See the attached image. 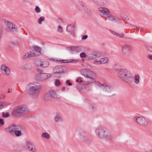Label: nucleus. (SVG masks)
<instances>
[{"label": "nucleus", "instance_id": "a211bd4d", "mask_svg": "<svg viewBox=\"0 0 152 152\" xmlns=\"http://www.w3.org/2000/svg\"><path fill=\"white\" fill-rule=\"evenodd\" d=\"M85 71L86 70L85 69H83L80 71V72L83 76H84L87 79H89V81L88 82V84L93 82L94 81V80L92 77L89 76L88 75H86L83 73V72Z\"/></svg>", "mask_w": 152, "mask_h": 152}, {"label": "nucleus", "instance_id": "49530a36", "mask_svg": "<svg viewBox=\"0 0 152 152\" xmlns=\"http://www.w3.org/2000/svg\"><path fill=\"white\" fill-rule=\"evenodd\" d=\"M88 37V36L86 35L83 37H82V39L83 40H85Z\"/></svg>", "mask_w": 152, "mask_h": 152}, {"label": "nucleus", "instance_id": "6ab92c4d", "mask_svg": "<svg viewBox=\"0 0 152 152\" xmlns=\"http://www.w3.org/2000/svg\"><path fill=\"white\" fill-rule=\"evenodd\" d=\"M83 8L85 12L89 15H92V11L88 7L86 6H84L83 4L81 5Z\"/></svg>", "mask_w": 152, "mask_h": 152}, {"label": "nucleus", "instance_id": "f03ea898", "mask_svg": "<svg viewBox=\"0 0 152 152\" xmlns=\"http://www.w3.org/2000/svg\"><path fill=\"white\" fill-rule=\"evenodd\" d=\"M118 76L123 81L128 84H130L132 82L133 77L130 72L125 69H120L117 71Z\"/></svg>", "mask_w": 152, "mask_h": 152}, {"label": "nucleus", "instance_id": "423d86ee", "mask_svg": "<svg viewBox=\"0 0 152 152\" xmlns=\"http://www.w3.org/2000/svg\"><path fill=\"white\" fill-rule=\"evenodd\" d=\"M34 50L26 53L23 57V59H25L28 58L38 56L41 54V48L36 46L33 47Z\"/></svg>", "mask_w": 152, "mask_h": 152}, {"label": "nucleus", "instance_id": "4be33fe9", "mask_svg": "<svg viewBox=\"0 0 152 152\" xmlns=\"http://www.w3.org/2000/svg\"><path fill=\"white\" fill-rule=\"evenodd\" d=\"M78 60L76 59H70L68 60H61L60 61L64 63H69L72 62L73 63H76L77 62Z\"/></svg>", "mask_w": 152, "mask_h": 152}, {"label": "nucleus", "instance_id": "6e6552de", "mask_svg": "<svg viewBox=\"0 0 152 152\" xmlns=\"http://www.w3.org/2000/svg\"><path fill=\"white\" fill-rule=\"evenodd\" d=\"M27 113L26 108L22 107L15 109L12 112V115L18 117L26 114Z\"/></svg>", "mask_w": 152, "mask_h": 152}, {"label": "nucleus", "instance_id": "603ef678", "mask_svg": "<svg viewBox=\"0 0 152 152\" xmlns=\"http://www.w3.org/2000/svg\"><path fill=\"white\" fill-rule=\"evenodd\" d=\"M149 50L150 51V52L152 53V48H149Z\"/></svg>", "mask_w": 152, "mask_h": 152}, {"label": "nucleus", "instance_id": "c85d7f7f", "mask_svg": "<svg viewBox=\"0 0 152 152\" xmlns=\"http://www.w3.org/2000/svg\"><path fill=\"white\" fill-rule=\"evenodd\" d=\"M120 16L121 18L125 20H128L129 19V18L127 15L123 13H121L120 14Z\"/></svg>", "mask_w": 152, "mask_h": 152}, {"label": "nucleus", "instance_id": "393cba45", "mask_svg": "<svg viewBox=\"0 0 152 152\" xmlns=\"http://www.w3.org/2000/svg\"><path fill=\"white\" fill-rule=\"evenodd\" d=\"M54 120L56 122H58L60 121H61L62 118L60 115L59 114H57L56 116L54 118Z\"/></svg>", "mask_w": 152, "mask_h": 152}, {"label": "nucleus", "instance_id": "5701e85b", "mask_svg": "<svg viewBox=\"0 0 152 152\" xmlns=\"http://www.w3.org/2000/svg\"><path fill=\"white\" fill-rule=\"evenodd\" d=\"M108 61V59L106 57L102 58L99 60L100 64H105Z\"/></svg>", "mask_w": 152, "mask_h": 152}, {"label": "nucleus", "instance_id": "5fc2aeb1", "mask_svg": "<svg viewBox=\"0 0 152 152\" xmlns=\"http://www.w3.org/2000/svg\"><path fill=\"white\" fill-rule=\"evenodd\" d=\"M112 33H113V34H115V35L116 34V32L115 31H113Z\"/></svg>", "mask_w": 152, "mask_h": 152}, {"label": "nucleus", "instance_id": "09e8293b", "mask_svg": "<svg viewBox=\"0 0 152 152\" xmlns=\"http://www.w3.org/2000/svg\"><path fill=\"white\" fill-rule=\"evenodd\" d=\"M37 71L39 73H42V71L40 69H37Z\"/></svg>", "mask_w": 152, "mask_h": 152}, {"label": "nucleus", "instance_id": "7c9ffc66", "mask_svg": "<svg viewBox=\"0 0 152 152\" xmlns=\"http://www.w3.org/2000/svg\"><path fill=\"white\" fill-rule=\"evenodd\" d=\"M1 103L2 105V108L9 105L10 104L9 103L6 102H2Z\"/></svg>", "mask_w": 152, "mask_h": 152}, {"label": "nucleus", "instance_id": "9b49d317", "mask_svg": "<svg viewBox=\"0 0 152 152\" xmlns=\"http://www.w3.org/2000/svg\"><path fill=\"white\" fill-rule=\"evenodd\" d=\"M98 10L100 12V15H102L107 16L109 13H110V11L107 8L104 7H99L98 8Z\"/></svg>", "mask_w": 152, "mask_h": 152}, {"label": "nucleus", "instance_id": "72a5a7b5", "mask_svg": "<svg viewBox=\"0 0 152 152\" xmlns=\"http://www.w3.org/2000/svg\"><path fill=\"white\" fill-rule=\"evenodd\" d=\"M55 83L56 86H58L61 84L59 80L58 79L56 80Z\"/></svg>", "mask_w": 152, "mask_h": 152}, {"label": "nucleus", "instance_id": "e433bc0d", "mask_svg": "<svg viewBox=\"0 0 152 152\" xmlns=\"http://www.w3.org/2000/svg\"><path fill=\"white\" fill-rule=\"evenodd\" d=\"M58 31L59 33H61L62 32V28L61 26H58Z\"/></svg>", "mask_w": 152, "mask_h": 152}, {"label": "nucleus", "instance_id": "79ce46f5", "mask_svg": "<svg viewBox=\"0 0 152 152\" xmlns=\"http://www.w3.org/2000/svg\"><path fill=\"white\" fill-rule=\"evenodd\" d=\"M116 35L118 37H123L124 36V34H116Z\"/></svg>", "mask_w": 152, "mask_h": 152}, {"label": "nucleus", "instance_id": "a18cd8bd", "mask_svg": "<svg viewBox=\"0 0 152 152\" xmlns=\"http://www.w3.org/2000/svg\"><path fill=\"white\" fill-rule=\"evenodd\" d=\"M0 124L1 126L3 125L4 124L3 120L2 119H0Z\"/></svg>", "mask_w": 152, "mask_h": 152}, {"label": "nucleus", "instance_id": "a878e982", "mask_svg": "<svg viewBox=\"0 0 152 152\" xmlns=\"http://www.w3.org/2000/svg\"><path fill=\"white\" fill-rule=\"evenodd\" d=\"M82 47L80 46H76L75 47H72L71 48V50H74L77 52H79L82 50Z\"/></svg>", "mask_w": 152, "mask_h": 152}, {"label": "nucleus", "instance_id": "f257e3e1", "mask_svg": "<svg viewBox=\"0 0 152 152\" xmlns=\"http://www.w3.org/2000/svg\"><path fill=\"white\" fill-rule=\"evenodd\" d=\"M27 94L32 98H37L40 94L42 88L40 84L33 82L28 84L26 88Z\"/></svg>", "mask_w": 152, "mask_h": 152}, {"label": "nucleus", "instance_id": "7ed1b4c3", "mask_svg": "<svg viewBox=\"0 0 152 152\" xmlns=\"http://www.w3.org/2000/svg\"><path fill=\"white\" fill-rule=\"evenodd\" d=\"M95 133L97 137L100 139L110 140L112 138L111 134L107 132L105 128L101 126L96 129Z\"/></svg>", "mask_w": 152, "mask_h": 152}, {"label": "nucleus", "instance_id": "aec40b11", "mask_svg": "<svg viewBox=\"0 0 152 152\" xmlns=\"http://www.w3.org/2000/svg\"><path fill=\"white\" fill-rule=\"evenodd\" d=\"M49 92L52 98L58 99L60 98L59 96L57 95L56 91L54 90L49 91Z\"/></svg>", "mask_w": 152, "mask_h": 152}, {"label": "nucleus", "instance_id": "dca6fc26", "mask_svg": "<svg viewBox=\"0 0 152 152\" xmlns=\"http://www.w3.org/2000/svg\"><path fill=\"white\" fill-rule=\"evenodd\" d=\"M1 69L4 71L7 76H8L10 74V70L9 67L5 65H2L1 66Z\"/></svg>", "mask_w": 152, "mask_h": 152}, {"label": "nucleus", "instance_id": "6e6d98bb", "mask_svg": "<svg viewBox=\"0 0 152 152\" xmlns=\"http://www.w3.org/2000/svg\"><path fill=\"white\" fill-rule=\"evenodd\" d=\"M90 72L91 73V74H94V75H95V73L94 72H92V71H91Z\"/></svg>", "mask_w": 152, "mask_h": 152}, {"label": "nucleus", "instance_id": "473e14b6", "mask_svg": "<svg viewBox=\"0 0 152 152\" xmlns=\"http://www.w3.org/2000/svg\"><path fill=\"white\" fill-rule=\"evenodd\" d=\"M9 116V114L8 113H5L4 112L2 113V117L4 118H7Z\"/></svg>", "mask_w": 152, "mask_h": 152}, {"label": "nucleus", "instance_id": "412c9836", "mask_svg": "<svg viewBox=\"0 0 152 152\" xmlns=\"http://www.w3.org/2000/svg\"><path fill=\"white\" fill-rule=\"evenodd\" d=\"M49 64V62L47 61H45L40 62L39 66L40 67L45 68L48 67Z\"/></svg>", "mask_w": 152, "mask_h": 152}, {"label": "nucleus", "instance_id": "2f4dec72", "mask_svg": "<svg viewBox=\"0 0 152 152\" xmlns=\"http://www.w3.org/2000/svg\"><path fill=\"white\" fill-rule=\"evenodd\" d=\"M45 18L44 16H42L39 18L38 20V23L39 24H41L42 23L41 22L45 20Z\"/></svg>", "mask_w": 152, "mask_h": 152}, {"label": "nucleus", "instance_id": "c9c22d12", "mask_svg": "<svg viewBox=\"0 0 152 152\" xmlns=\"http://www.w3.org/2000/svg\"><path fill=\"white\" fill-rule=\"evenodd\" d=\"M15 45V44L13 42H11L8 45L9 48H12Z\"/></svg>", "mask_w": 152, "mask_h": 152}, {"label": "nucleus", "instance_id": "9d476101", "mask_svg": "<svg viewBox=\"0 0 152 152\" xmlns=\"http://www.w3.org/2000/svg\"><path fill=\"white\" fill-rule=\"evenodd\" d=\"M50 73H39L35 77V79L37 80L42 81H44L51 76Z\"/></svg>", "mask_w": 152, "mask_h": 152}, {"label": "nucleus", "instance_id": "b1692460", "mask_svg": "<svg viewBox=\"0 0 152 152\" xmlns=\"http://www.w3.org/2000/svg\"><path fill=\"white\" fill-rule=\"evenodd\" d=\"M52 99L49 93L48 92L46 93L44 96V99L46 101H48Z\"/></svg>", "mask_w": 152, "mask_h": 152}, {"label": "nucleus", "instance_id": "ddd939ff", "mask_svg": "<svg viewBox=\"0 0 152 152\" xmlns=\"http://www.w3.org/2000/svg\"><path fill=\"white\" fill-rule=\"evenodd\" d=\"M100 55L99 53L94 52L87 55V58L88 59H93L96 58H99Z\"/></svg>", "mask_w": 152, "mask_h": 152}, {"label": "nucleus", "instance_id": "cd10ccee", "mask_svg": "<svg viewBox=\"0 0 152 152\" xmlns=\"http://www.w3.org/2000/svg\"><path fill=\"white\" fill-rule=\"evenodd\" d=\"M41 136L42 137L49 139L50 138L49 134L47 132L43 133L42 134Z\"/></svg>", "mask_w": 152, "mask_h": 152}, {"label": "nucleus", "instance_id": "de8ad7c7", "mask_svg": "<svg viewBox=\"0 0 152 152\" xmlns=\"http://www.w3.org/2000/svg\"><path fill=\"white\" fill-rule=\"evenodd\" d=\"M148 57L149 59L152 60V55H148Z\"/></svg>", "mask_w": 152, "mask_h": 152}, {"label": "nucleus", "instance_id": "c756f323", "mask_svg": "<svg viewBox=\"0 0 152 152\" xmlns=\"http://www.w3.org/2000/svg\"><path fill=\"white\" fill-rule=\"evenodd\" d=\"M139 77L138 75H135L134 76V82L135 83L137 84L139 82Z\"/></svg>", "mask_w": 152, "mask_h": 152}, {"label": "nucleus", "instance_id": "20e7f679", "mask_svg": "<svg viewBox=\"0 0 152 152\" xmlns=\"http://www.w3.org/2000/svg\"><path fill=\"white\" fill-rule=\"evenodd\" d=\"M96 85L103 90L106 96H111L113 95L112 93L114 89L112 87L105 83L102 84L99 82L96 83Z\"/></svg>", "mask_w": 152, "mask_h": 152}, {"label": "nucleus", "instance_id": "0eeeda50", "mask_svg": "<svg viewBox=\"0 0 152 152\" xmlns=\"http://www.w3.org/2000/svg\"><path fill=\"white\" fill-rule=\"evenodd\" d=\"M133 120L137 124L143 127L146 126L148 123V121L142 116H135Z\"/></svg>", "mask_w": 152, "mask_h": 152}, {"label": "nucleus", "instance_id": "bb28decb", "mask_svg": "<svg viewBox=\"0 0 152 152\" xmlns=\"http://www.w3.org/2000/svg\"><path fill=\"white\" fill-rule=\"evenodd\" d=\"M66 30L69 32H71L74 30V27L72 25H69L67 27Z\"/></svg>", "mask_w": 152, "mask_h": 152}, {"label": "nucleus", "instance_id": "864d4df0", "mask_svg": "<svg viewBox=\"0 0 152 152\" xmlns=\"http://www.w3.org/2000/svg\"><path fill=\"white\" fill-rule=\"evenodd\" d=\"M2 105H1V103H0V109H2Z\"/></svg>", "mask_w": 152, "mask_h": 152}, {"label": "nucleus", "instance_id": "3c124183", "mask_svg": "<svg viewBox=\"0 0 152 152\" xmlns=\"http://www.w3.org/2000/svg\"><path fill=\"white\" fill-rule=\"evenodd\" d=\"M66 89V87H63L61 88V90L63 91H64Z\"/></svg>", "mask_w": 152, "mask_h": 152}, {"label": "nucleus", "instance_id": "8fccbe9b", "mask_svg": "<svg viewBox=\"0 0 152 152\" xmlns=\"http://www.w3.org/2000/svg\"><path fill=\"white\" fill-rule=\"evenodd\" d=\"M95 3H98L100 2V0H94Z\"/></svg>", "mask_w": 152, "mask_h": 152}, {"label": "nucleus", "instance_id": "1a4fd4ad", "mask_svg": "<svg viewBox=\"0 0 152 152\" xmlns=\"http://www.w3.org/2000/svg\"><path fill=\"white\" fill-rule=\"evenodd\" d=\"M66 69L65 66H54L53 69V72L55 74H61L64 73Z\"/></svg>", "mask_w": 152, "mask_h": 152}, {"label": "nucleus", "instance_id": "4d7b16f0", "mask_svg": "<svg viewBox=\"0 0 152 152\" xmlns=\"http://www.w3.org/2000/svg\"><path fill=\"white\" fill-rule=\"evenodd\" d=\"M8 93H10V89H9L7 91Z\"/></svg>", "mask_w": 152, "mask_h": 152}, {"label": "nucleus", "instance_id": "4c0bfd02", "mask_svg": "<svg viewBox=\"0 0 152 152\" xmlns=\"http://www.w3.org/2000/svg\"><path fill=\"white\" fill-rule=\"evenodd\" d=\"M95 108V106L94 105H91L89 107V109L91 111L93 110Z\"/></svg>", "mask_w": 152, "mask_h": 152}, {"label": "nucleus", "instance_id": "13d9d810", "mask_svg": "<svg viewBox=\"0 0 152 152\" xmlns=\"http://www.w3.org/2000/svg\"><path fill=\"white\" fill-rule=\"evenodd\" d=\"M147 152H152V151L151 150V151H148Z\"/></svg>", "mask_w": 152, "mask_h": 152}, {"label": "nucleus", "instance_id": "c03bdc74", "mask_svg": "<svg viewBox=\"0 0 152 152\" xmlns=\"http://www.w3.org/2000/svg\"><path fill=\"white\" fill-rule=\"evenodd\" d=\"M94 63L96 64H100V62L99 61H97V60H95L94 62Z\"/></svg>", "mask_w": 152, "mask_h": 152}, {"label": "nucleus", "instance_id": "39448f33", "mask_svg": "<svg viewBox=\"0 0 152 152\" xmlns=\"http://www.w3.org/2000/svg\"><path fill=\"white\" fill-rule=\"evenodd\" d=\"M7 129L9 133L10 134L14 133L16 137H19L22 135L20 131L22 128L20 126L16 125L14 124H12L7 128Z\"/></svg>", "mask_w": 152, "mask_h": 152}, {"label": "nucleus", "instance_id": "4468645a", "mask_svg": "<svg viewBox=\"0 0 152 152\" xmlns=\"http://www.w3.org/2000/svg\"><path fill=\"white\" fill-rule=\"evenodd\" d=\"M122 51L124 53L130 52L132 49V46L128 45H123L121 48Z\"/></svg>", "mask_w": 152, "mask_h": 152}, {"label": "nucleus", "instance_id": "f8f14e48", "mask_svg": "<svg viewBox=\"0 0 152 152\" xmlns=\"http://www.w3.org/2000/svg\"><path fill=\"white\" fill-rule=\"evenodd\" d=\"M7 23V28H8L9 30L10 31H16L17 30V28L16 27L15 25H14L13 23L10 21H6L5 22V23Z\"/></svg>", "mask_w": 152, "mask_h": 152}, {"label": "nucleus", "instance_id": "37998d69", "mask_svg": "<svg viewBox=\"0 0 152 152\" xmlns=\"http://www.w3.org/2000/svg\"><path fill=\"white\" fill-rule=\"evenodd\" d=\"M66 83L69 86H71L72 85V84L70 82V81L69 80H67L66 81Z\"/></svg>", "mask_w": 152, "mask_h": 152}, {"label": "nucleus", "instance_id": "2eb2a0df", "mask_svg": "<svg viewBox=\"0 0 152 152\" xmlns=\"http://www.w3.org/2000/svg\"><path fill=\"white\" fill-rule=\"evenodd\" d=\"M26 143V145L31 151L34 152L35 151V146L31 142L29 141H27Z\"/></svg>", "mask_w": 152, "mask_h": 152}, {"label": "nucleus", "instance_id": "bf43d9fd", "mask_svg": "<svg viewBox=\"0 0 152 152\" xmlns=\"http://www.w3.org/2000/svg\"><path fill=\"white\" fill-rule=\"evenodd\" d=\"M1 75V74H0V75Z\"/></svg>", "mask_w": 152, "mask_h": 152}, {"label": "nucleus", "instance_id": "f704fd0d", "mask_svg": "<svg viewBox=\"0 0 152 152\" xmlns=\"http://www.w3.org/2000/svg\"><path fill=\"white\" fill-rule=\"evenodd\" d=\"M35 12L37 13H39L40 12L41 10L38 7L36 6L35 9Z\"/></svg>", "mask_w": 152, "mask_h": 152}, {"label": "nucleus", "instance_id": "ea45409f", "mask_svg": "<svg viewBox=\"0 0 152 152\" xmlns=\"http://www.w3.org/2000/svg\"><path fill=\"white\" fill-rule=\"evenodd\" d=\"M3 30L2 28H0V38H1L3 34Z\"/></svg>", "mask_w": 152, "mask_h": 152}, {"label": "nucleus", "instance_id": "f3484780", "mask_svg": "<svg viewBox=\"0 0 152 152\" xmlns=\"http://www.w3.org/2000/svg\"><path fill=\"white\" fill-rule=\"evenodd\" d=\"M108 18L109 20L113 22H116V21H119V19L116 16L110 14V13L108 14L106 16Z\"/></svg>", "mask_w": 152, "mask_h": 152}, {"label": "nucleus", "instance_id": "a19ab883", "mask_svg": "<svg viewBox=\"0 0 152 152\" xmlns=\"http://www.w3.org/2000/svg\"><path fill=\"white\" fill-rule=\"evenodd\" d=\"M76 81L77 82H79L80 83H82L83 81L81 80L80 77H78L76 80Z\"/></svg>", "mask_w": 152, "mask_h": 152}, {"label": "nucleus", "instance_id": "58836bf2", "mask_svg": "<svg viewBox=\"0 0 152 152\" xmlns=\"http://www.w3.org/2000/svg\"><path fill=\"white\" fill-rule=\"evenodd\" d=\"M80 56L81 58H85L86 57V54L85 53H82L80 54Z\"/></svg>", "mask_w": 152, "mask_h": 152}]
</instances>
